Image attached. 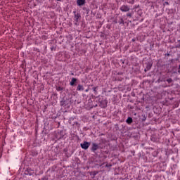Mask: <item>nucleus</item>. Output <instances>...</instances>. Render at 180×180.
Returning a JSON list of instances; mask_svg holds the SVG:
<instances>
[{"mask_svg":"<svg viewBox=\"0 0 180 180\" xmlns=\"http://www.w3.org/2000/svg\"><path fill=\"white\" fill-rule=\"evenodd\" d=\"M132 41H136V39H132Z\"/></svg>","mask_w":180,"mask_h":180,"instance_id":"nucleus-16","label":"nucleus"},{"mask_svg":"<svg viewBox=\"0 0 180 180\" xmlns=\"http://www.w3.org/2000/svg\"><path fill=\"white\" fill-rule=\"evenodd\" d=\"M71 75H74V73H72Z\"/></svg>","mask_w":180,"mask_h":180,"instance_id":"nucleus-20","label":"nucleus"},{"mask_svg":"<svg viewBox=\"0 0 180 180\" xmlns=\"http://www.w3.org/2000/svg\"><path fill=\"white\" fill-rule=\"evenodd\" d=\"M114 23H115V24L119 23V21H117V18H115L114 20Z\"/></svg>","mask_w":180,"mask_h":180,"instance_id":"nucleus-13","label":"nucleus"},{"mask_svg":"<svg viewBox=\"0 0 180 180\" xmlns=\"http://www.w3.org/2000/svg\"><path fill=\"white\" fill-rule=\"evenodd\" d=\"M127 16H128L129 18H131V13H127Z\"/></svg>","mask_w":180,"mask_h":180,"instance_id":"nucleus-15","label":"nucleus"},{"mask_svg":"<svg viewBox=\"0 0 180 180\" xmlns=\"http://www.w3.org/2000/svg\"><path fill=\"white\" fill-rule=\"evenodd\" d=\"M77 91H84V86L81 85V84H79L77 86Z\"/></svg>","mask_w":180,"mask_h":180,"instance_id":"nucleus-8","label":"nucleus"},{"mask_svg":"<svg viewBox=\"0 0 180 180\" xmlns=\"http://www.w3.org/2000/svg\"><path fill=\"white\" fill-rule=\"evenodd\" d=\"M63 103H64V102L62 101V102H61V106H63Z\"/></svg>","mask_w":180,"mask_h":180,"instance_id":"nucleus-17","label":"nucleus"},{"mask_svg":"<svg viewBox=\"0 0 180 180\" xmlns=\"http://www.w3.org/2000/svg\"><path fill=\"white\" fill-rule=\"evenodd\" d=\"M120 10L122 11V12H129V11H130V7H129V6L127 5H122Z\"/></svg>","mask_w":180,"mask_h":180,"instance_id":"nucleus-2","label":"nucleus"},{"mask_svg":"<svg viewBox=\"0 0 180 180\" xmlns=\"http://www.w3.org/2000/svg\"><path fill=\"white\" fill-rule=\"evenodd\" d=\"M178 42H179V44L176 45V47L177 49H179V47H180V40H179Z\"/></svg>","mask_w":180,"mask_h":180,"instance_id":"nucleus-14","label":"nucleus"},{"mask_svg":"<svg viewBox=\"0 0 180 180\" xmlns=\"http://www.w3.org/2000/svg\"><path fill=\"white\" fill-rule=\"evenodd\" d=\"M118 23L120 25H124V20H123V18H120V20L118 21Z\"/></svg>","mask_w":180,"mask_h":180,"instance_id":"nucleus-10","label":"nucleus"},{"mask_svg":"<svg viewBox=\"0 0 180 180\" xmlns=\"http://www.w3.org/2000/svg\"><path fill=\"white\" fill-rule=\"evenodd\" d=\"M150 70H151V65L150 64H148L146 68H145V72H147V71H150Z\"/></svg>","mask_w":180,"mask_h":180,"instance_id":"nucleus-7","label":"nucleus"},{"mask_svg":"<svg viewBox=\"0 0 180 180\" xmlns=\"http://www.w3.org/2000/svg\"><path fill=\"white\" fill-rule=\"evenodd\" d=\"M96 88L97 87H94L93 88V91H94V92H95V94H98V91H96Z\"/></svg>","mask_w":180,"mask_h":180,"instance_id":"nucleus-12","label":"nucleus"},{"mask_svg":"<svg viewBox=\"0 0 180 180\" xmlns=\"http://www.w3.org/2000/svg\"><path fill=\"white\" fill-rule=\"evenodd\" d=\"M77 4L78 6H82V5H85V0H77Z\"/></svg>","mask_w":180,"mask_h":180,"instance_id":"nucleus-4","label":"nucleus"},{"mask_svg":"<svg viewBox=\"0 0 180 180\" xmlns=\"http://www.w3.org/2000/svg\"><path fill=\"white\" fill-rule=\"evenodd\" d=\"M57 1H61V0H57Z\"/></svg>","mask_w":180,"mask_h":180,"instance_id":"nucleus-21","label":"nucleus"},{"mask_svg":"<svg viewBox=\"0 0 180 180\" xmlns=\"http://www.w3.org/2000/svg\"><path fill=\"white\" fill-rule=\"evenodd\" d=\"M127 123H128V124H131V123H133V119L131 117H128L127 120Z\"/></svg>","mask_w":180,"mask_h":180,"instance_id":"nucleus-9","label":"nucleus"},{"mask_svg":"<svg viewBox=\"0 0 180 180\" xmlns=\"http://www.w3.org/2000/svg\"><path fill=\"white\" fill-rule=\"evenodd\" d=\"M79 18H81V15L79 13H77L75 15V20L78 22Z\"/></svg>","mask_w":180,"mask_h":180,"instance_id":"nucleus-6","label":"nucleus"},{"mask_svg":"<svg viewBox=\"0 0 180 180\" xmlns=\"http://www.w3.org/2000/svg\"><path fill=\"white\" fill-rule=\"evenodd\" d=\"M80 146L83 150H88V148H89V146H91V143L84 141L83 143H81Z\"/></svg>","mask_w":180,"mask_h":180,"instance_id":"nucleus-1","label":"nucleus"},{"mask_svg":"<svg viewBox=\"0 0 180 180\" xmlns=\"http://www.w3.org/2000/svg\"><path fill=\"white\" fill-rule=\"evenodd\" d=\"M131 4H134V1H132V2H131Z\"/></svg>","mask_w":180,"mask_h":180,"instance_id":"nucleus-18","label":"nucleus"},{"mask_svg":"<svg viewBox=\"0 0 180 180\" xmlns=\"http://www.w3.org/2000/svg\"><path fill=\"white\" fill-rule=\"evenodd\" d=\"M167 82H168V84H171V82H172V79L171 78H169L167 79Z\"/></svg>","mask_w":180,"mask_h":180,"instance_id":"nucleus-11","label":"nucleus"},{"mask_svg":"<svg viewBox=\"0 0 180 180\" xmlns=\"http://www.w3.org/2000/svg\"><path fill=\"white\" fill-rule=\"evenodd\" d=\"M85 92H88V89H86V90H85Z\"/></svg>","mask_w":180,"mask_h":180,"instance_id":"nucleus-19","label":"nucleus"},{"mask_svg":"<svg viewBox=\"0 0 180 180\" xmlns=\"http://www.w3.org/2000/svg\"><path fill=\"white\" fill-rule=\"evenodd\" d=\"M98 148H99V146L97 143H92L91 151L95 152Z\"/></svg>","mask_w":180,"mask_h":180,"instance_id":"nucleus-3","label":"nucleus"},{"mask_svg":"<svg viewBox=\"0 0 180 180\" xmlns=\"http://www.w3.org/2000/svg\"><path fill=\"white\" fill-rule=\"evenodd\" d=\"M77 82V79L76 78H72L70 84L71 85V86H74V85H75V83Z\"/></svg>","mask_w":180,"mask_h":180,"instance_id":"nucleus-5","label":"nucleus"}]
</instances>
